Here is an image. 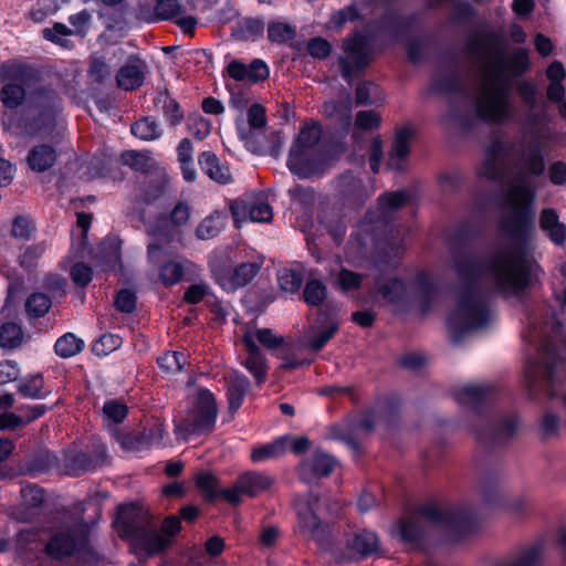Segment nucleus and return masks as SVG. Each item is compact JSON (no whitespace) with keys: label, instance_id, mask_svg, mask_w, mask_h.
<instances>
[{"label":"nucleus","instance_id":"35","mask_svg":"<svg viewBox=\"0 0 566 566\" xmlns=\"http://www.w3.org/2000/svg\"><path fill=\"white\" fill-rule=\"evenodd\" d=\"M337 188L345 198L353 201L363 202L367 193L363 189L361 181L350 172H346L338 178Z\"/></svg>","mask_w":566,"mask_h":566},{"label":"nucleus","instance_id":"14","mask_svg":"<svg viewBox=\"0 0 566 566\" xmlns=\"http://www.w3.org/2000/svg\"><path fill=\"white\" fill-rule=\"evenodd\" d=\"M218 416L216 398L208 389H200L190 418V432H210Z\"/></svg>","mask_w":566,"mask_h":566},{"label":"nucleus","instance_id":"4","mask_svg":"<svg viewBox=\"0 0 566 566\" xmlns=\"http://www.w3.org/2000/svg\"><path fill=\"white\" fill-rule=\"evenodd\" d=\"M544 170V158L536 146L516 163L515 171L507 181L504 196L507 209L505 223L515 237H524L533 229L535 189L532 178L541 176Z\"/></svg>","mask_w":566,"mask_h":566},{"label":"nucleus","instance_id":"51","mask_svg":"<svg viewBox=\"0 0 566 566\" xmlns=\"http://www.w3.org/2000/svg\"><path fill=\"white\" fill-rule=\"evenodd\" d=\"M51 307V300L46 294L34 293L25 303V308L29 315L34 317L43 316Z\"/></svg>","mask_w":566,"mask_h":566},{"label":"nucleus","instance_id":"44","mask_svg":"<svg viewBox=\"0 0 566 566\" xmlns=\"http://www.w3.org/2000/svg\"><path fill=\"white\" fill-rule=\"evenodd\" d=\"M325 112L348 127L352 122V99L349 94L337 103L325 104Z\"/></svg>","mask_w":566,"mask_h":566},{"label":"nucleus","instance_id":"64","mask_svg":"<svg viewBox=\"0 0 566 566\" xmlns=\"http://www.w3.org/2000/svg\"><path fill=\"white\" fill-rule=\"evenodd\" d=\"M198 489L203 492L209 499L217 496V479L209 472L199 473L196 478Z\"/></svg>","mask_w":566,"mask_h":566},{"label":"nucleus","instance_id":"52","mask_svg":"<svg viewBox=\"0 0 566 566\" xmlns=\"http://www.w3.org/2000/svg\"><path fill=\"white\" fill-rule=\"evenodd\" d=\"M280 287L287 293H295L300 290L303 277L302 275L291 269H283L277 274Z\"/></svg>","mask_w":566,"mask_h":566},{"label":"nucleus","instance_id":"29","mask_svg":"<svg viewBox=\"0 0 566 566\" xmlns=\"http://www.w3.org/2000/svg\"><path fill=\"white\" fill-rule=\"evenodd\" d=\"M57 154L54 147L41 144L29 151L27 163L33 171L43 172L54 166Z\"/></svg>","mask_w":566,"mask_h":566},{"label":"nucleus","instance_id":"49","mask_svg":"<svg viewBox=\"0 0 566 566\" xmlns=\"http://www.w3.org/2000/svg\"><path fill=\"white\" fill-rule=\"evenodd\" d=\"M46 245L43 242L29 245L20 255L19 264L25 270H32L38 266L41 256L44 254Z\"/></svg>","mask_w":566,"mask_h":566},{"label":"nucleus","instance_id":"39","mask_svg":"<svg viewBox=\"0 0 566 566\" xmlns=\"http://www.w3.org/2000/svg\"><path fill=\"white\" fill-rule=\"evenodd\" d=\"M381 118L375 111H360L356 114L353 138L359 142V132H373L380 126Z\"/></svg>","mask_w":566,"mask_h":566},{"label":"nucleus","instance_id":"11","mask_svg":"<svg viewBox=\"0 0 566 566\" xmlns=\"http://www.w3.org/2000/svg\"><path fill=\"white\" fill-rule=\"evenodd\" d=\"M318 500L313 496L297 499L295 511L297 516L296 530L306 538L314 539L321 548L328 546V524L321 521L317 515Z\"/></svg>","mask_w":566,"mask_h":566},{"label":"nucleus","instance_id":"5","mask_svg":"<svg viewBox=\"0 0 566 566\" xmlns=\"http://www.w3.org/2000/svg\"><path fill=\"white\" fill-rule=\"evenodd\" d=\"M528 66V53L525 49L515 50L507 61L500 59L488 65L474 101V109L481 120L500 124L513 119L514 107L503 80L504 72L509 69L514 74H521Z\"/></svg>","mask_w":566,"mask_h":566},{"label":"nucleus","instance_id":"50","mask_svg":"<svg viewBox=\"0 0 566 566\" xmlns=\"http://www.w3.org/2000/svg\"><path fill=\"white\" fill-rule=\"evenodd\" d=\"M296 30L289 23L272 22L268 27L269 40L276 43H285L295 38Z\"/></svg>","mask_w":566,"mask_h":566},{"label":"nucleus","instance_id":"10","mask_svg":"<svg viewBox=\"0 0 566 566\" xmlns=\"http://www.w3.org/2000/svg\"><path fill=\"white\" fill-rule=\"evenodd\" d=\"M133 511V507H120L118 524L122 536L137 541L148 555L163 551L169 544L168 538L147 523H135L130 520Z\"/></svg>","mask_w":566,"mask_h":566},{"label":"nucleus","instance_id":"30","mask_svg":"<svg viewBox=\"0 0 566 566\" xmlns=\"http://www.w3.org/2000/svg\"><path fill=\"white\" fill-rule=\"evenodd\" d=\"M541 229L547 233L552 242L557 245L564 244L566 240V227L559 221V217L554 209L546 208L541 212Z\"/></svg>","mask_w":566,"mask_h":566},{"label":"nucleus","instance_id":"19","mask_svg":"<svg viewBox=\"0 0 566 566\" xmlns=\"http://www.w3.org/2000/svg\"><path fill=\"white\" fill-rule=\"evenodd\" d=\"M164 429L160 424L145 429L142 433L116 434L117 442L126 451L139 452L161 444Z\"/></svg>","mask_w":566,"mask_h":566},{"label":"nucleus","instance_id":"47","mask_svg":"<svg viewBox=\"0 0 566 566\" xmlns=\"http://www.w3.org/2000/svg\"><path fill=\"white\" fill-rule=\"evenodd\" d=\"M43 378L40 375H34L24 378L18 385L19 392L27 398L42 399L45 395L42 392Z\"/></svg>","mask_w":566,"mask_h":566},{"label":"nucleus","instance_id":"9","mask_svg":"<svg viewBox=\"0 0 566 566\" xmlns=\"http://www.w3.org/2000/svg\"><path fill=\"white\" fill-rule=\"evenodd\" d=\"M408 200L409 196L406 191L388 192L381 196L378 199L376 210L368 211L366 218L359 224L350 244L357 243V245L363 247L367 244L368 239L376 240L377 231L386 227L392 213L405 206Z\"/></svg>","mask_w":566,"mask_h":566},{"label":"nucleus","instance_id":"13","mask_svg":"<svg viewBox=\"0 0 566 566\" xmlns=\"http://www.w3.org/2000/svg\"><path fill=\"white\" fill-rule=\"evenodd\" d=\"M345 57L339 59L342 76L350 82L354 73L368 65L370 61L369 45L366 36L356 33L343 43Z\"/></svg>","mask_w":566,"mask_h":566},{"label":"nucleus","instance_id":"27","mask_svg":"<svg viewBox=\"0 0 566 566\" xmlns=\"http://www.w3.org/2000/svg\"><path fill=\"white\" fill-rule=\"evenodd\" d=\"M199 165L202 171L213 181L227 185L232 181V175L226 164H221L211 151H203L199 156Z\"/></svg>","mask_w":566,"mask_h":566},{"label":"nucleus","instance_id":"41","mask_svg":"<svg viewBox=\"0 0 566 566\" xmlns=\"http://www.w3.org/2000/svg\"><path fill=\"white\" fill-rule=\"evenodd\" d=\"M156 105L161 107L167 122L176 126L182 120V113L179 109L178 103L172 99L166 92H160L155 98Z\"/></svg>","mask_w":566,"mask_h":566},{"label":"nucleus","instance_id":"46","mask_svg":"<svg viewBox=\"0 0 566 566\" xmlns=\"http://www.w3.org/2000/svg\"><path fill=\"white\" fill-rule=\"evenodd\" d=\"M157 363L166 373H179L188 363V355L184 352H167L158 357Z\"/></svg>","mask_w":566,"mask_h":566},{"label":"nucleus","instance_id":"33","mask_svg":"<svg viewBox=\"0 0 566 566\" xmlns=\"http://www.w3.org/2000/svg\"><path fill=\"white\" fill-rule=\"evenodd\" d=\"M227 224V216L221 211H214L207 216L198 224L196 237L200 240H209L217 237Z\"/></svg>","mask_w":566,"mask_h":566},{"label":"nucleus","instance_id":"28","mask_svg":"<svg viewBox=\"0 0 566 566\" xmlns=\"http://www.w3.org/2000/svg\"><path fill=\"white\" fill-rule=\"evenodd\" d=\"M518 421L516 416H507L496 424H492L485 431H476L480 440H490L493 443H501L511 438L517 430Z\"/></svg>","mask_w":566,"mask_h":566},{"label":"nucleus","instance_id":"58","mask_svg":"<svg viewBox=\"0 0 566 566\" xmlns=\"http://www.w3.org/2000/svg\"><path fill=\"white\" fill-rule=\"evenodd\" d=\"M326 297V286L318 280H311L304 289V300L310 305H318Z\"/></svg>","mask_w":566,"mask_h":566},{"label":"nucleus","instance_id":"3","mask_svg":"<svg viewBox=\"0 0 566 566\" xmlns=\"http://www.w3.org/2000/svg\"><path fill=\"white\" fill-rule=\"evenodd\" d=\"M522 337L538 348L537 357L527 361L524 381L532 395L543 391L551 397H562L566 406V361L559 358L555 347L546 337L548 322H539L535 315L527 316Z\"/></svg>","mask_w":566,"mask_h":566},{"label":"nucleus","instance_id":"57","mask_svg":"<svg viewBox=\"0 0 566 566\" xmlns=\"http://www.w3.org/2000/svg\"><path fill=\"white\" fill-rule=\"evenodd\" d=\"M559 430V418L553 412H546L538 423V432L543 440H548L557 436Z\"/></svg>","mask_w":566,"mask_h":566},{"label":"nucleus","instance_id":"53","mask_svg":"<svg viewBox=\"0 0 566 566\" xmlns=\"http://www.w3.org/2000/svg\"><path fill=\"white\" fill-rule=\"evenodd\" d=\"M380 293L386 301L396 303L405 298L407 294V285L403 281L394 279L388 281L381 287Z\"/></svg>","mask_w":566,"mask_h":566},{"label":"nucleus","instance_id":"22","mask_svg":"<svg viewBox=\"0 0 566 566\" xmlns=\"http://www.w3.org/2000/svg\"><path fill=\"white\" fill-rule=\"evenodd\" d=\"M493 388L485 384L468 385L454 392V399L461 405L472 410L479 411L491 398Z\"/></svg>","mask_w":566,"mask_h":566},{"label":"nucleus","instance_id":"31","mask_svg":"<svg viewBox=\"0 0 566 566\" xmlns=\"http://www.w3.org/2000/svg\"><path fill=\"white\" fill-rule=\"evenodd\" d=\"M337 329V322L329 316H324L322 325L313 327L306 335L307 346L315 352L321 350L334 336Z\"/></svg>","mask_w":566,"mask_h":566},{"label":"nucleus","instance_id":"54","mask_svg":"<svg viewBox=\"0 0 566 566\" xmlns=\"http://www.w3.org/2000/svg\"><path fill=\"white\" fill-rule=\"evenodd\" d=\"M191 216V207L184 201L177 202L168 214V222L174 229L185 227Z\"/></svg>","mask_w":566,"mask_h":566},{"label":"nucleus","instance_id":"37","mask_svg":"<svg viewBox=\"0 0 566 566\" xmlns=\"http://www.w3.org/2000/svg\"><path fill=\"white\" fill-rule=\"evenodd\" d=\"M14 542L20 554H28L40 548L42 533L39 528H23L15 534Z\"/></svg>","mask_w":566,"mask_h":566},{"label":"nucleus","instance_id":"59","mask_svg":"<svg viewBox=\"0 0 566 566\" xmlns=\"http://www.w3.org/2000/svg\"><path fill=\"white\" fill-rule=\"evenodd\" d=\"M122 160L137 171H146L150 167V157L146 153L127 150L122 155Z\"/></svg>","mask_w":566,"mask_h":566},{"label":"nucleus","instance_id":"15","mask_svg":"<svg viewBox=\"0 0 566 566\" xmlns=\"http://www.w3.org/2000/svg\"><path fill=\"white\" fill-rule=\"evenodd\" d=\"M230 210L237 227L245 221L270 222L273 218L271 206L262 198L235 200Z\"/></svg>","mask_w":566,"mask_h":566},{"label":"nucleus","instance_id":"42","mask_svg":"<svg viewBox=\"0 0 566 566\" xmlns=\"http://www.w3.org/2000/svg\"><path fill=\"white\" fill-rule=\"evenodd\" d=\"M132 133L143 140H154L161 135V128L154 118L145 117L132 125Z\"/></svg>","mask_w":566,"mask_h":566},{"label":"nucleus","instance_id":"8","mask_svg":"<svg viewBox=\"0 0 566 566\" xmlns=\"http://www.w3.org/2000/svg\"><path fill=\"white\" fill-rule=\"evenodd\" d=\"M321 137L319 125L306 124L294 139L286 164L298 178L319 176L328 167L327 155L319 145Z\"/></svg>","mask_w":566,"mask_h":566},{"label":"nucleus","instance_id":"55","mask_svg":"<svg viewBox=\"0 0 566 566\" xmlns=\"http://www.w3.org/2000/svg\"><path fill=\"white\" fill-rule=\"evenodd\" d=\"M123 340L118 335L104 334L93 344V353L97 356H107L118 347Z\"/></svg>","mask_w":566,"mask_h":566},{"label":"nucleus","instance_id":"32","mask_svg":"<svg viewBox=\"0 0 566 566\" xmlns=\"http://www.w3.org/2000/svg\"><path fill=\"white\" fill-rule=\"evenodd\" d=\"M289 448V437H280L269 443L254 447L251 452V460L254 463L274 460L285 454Z\"/></svg>","mask_w":566,"mask_h":566},{"label":"nucleus","instance_id":"34","mask_svg":"<svg viewBox=\"0 0 566 566\" xmlns=\"http://www.w3.org/2000/svg\"><path fill=\"white\" fill-rule=\"evenodd\" d=\"M248 338L254 344L259 342L268 349H275L284 343L283 336L275 334L271 328H248L242 338L244 345Z\"/></svg>","mask_w":566,"mask_h":566},{"label":"nucleus","instance_id":"43","mask_svg":"<svg viewBox=\"0 0 566 566\" xmlns=\"http://www.w3.org/2000/svg\"><path fill=\"white\" fill-rule=\"evenodd\" d=\"M331 283L343 292H350L360 286L361 276L350 270L340 269L337 273L332 274Z\"/></svg>","mask_w":566,"mask_h":566},{"label":"nucleus","instance_id":"18","mask_svg":"<svg viewBox=\"0 0 566 566\" xmlns=\"http://www.w3.org/2000/svg\"><path fill=\"white\" fill-rule=\"evenodd\" d=\"M22 504L13 509L11 517L20 523L32 522L39 515V509L44 501V494L36 485L25 483L21 485Z\"/></svg>","mask_w":566,"mask_h":566},{"label":"nucleus","instance_id":"7","mask_svg":"<svg viewBox=\"0 0 566 566\" xmlns=\"http://www.w3.org/2000/svg\"><path fill=\"white\" fill-rule=\"evenodd\" d=\"M424 522L441 524L451 541H459L471 530V520L464 512L442 510L437 505H424L405 514L398 522L396 530L406 543L417 542L424 530Z\"/></svg>","mask_w":566,"mask_h":566},{"label":"nucleus","instance_id":"36","mask_svg":"<svg viewBox=\"0 0 566 566\" xmlns=\"http://www.w3.org/2000/svg\"><path fill=\"white\" fill-rule=\"evenodd\" d=\"M349 547L361 556L375 553L378 548L379 541L376 533L370 531H361L354 535L348 542Z\"/></svg>","mask_w":566,"mask_h":566},{"label":"nucleus","instance_id":"62","mask_svg":"<svg viewBox=\"0 0 566 566\" xmlns=\"http://www.w3.org/2000/svg\"><path fill=\"white\" fill-rule=\"evenodd\" d=\"M181 12V6L178 0H157L155 6L156 17L160 20H169Z\"/></svg>","mask_w":566,"mask_h":566},{"label":"nucleus","instance_id":"23","mask_svg":"<svg viewBox=\"0 0 566 566\" xmlns=\"http://www.w3.org/2000/svg\"><path fill=\"white\" fill-rule=\"evenodd\" d=\"M335 464L331 455L317 450L302 462L300 474L305 481H310L313 476H327Z\"/></svg>","mask_w":566,"mask_h":566},{"label":"nucleus","instance_id":"1","mask_svg":"<svg viewBox=\"0 0 566 566\" xmlns=\"http://www.w3.org/2000/svg\"><path fill=\"white\" fill-rule=\"evenodd\" d=\"M455 268L464 286L448 319L454 342L492 321L486 285H493L506 295H518L532 286L542 273L531 250L521 245L464 255L457 261Z\"/></svg>","mask_w":566,"mask_h":566},{"label":"nucleus","instance_id":"24","mask_svg":"<svg viewBox=\"0 0 566 566\" xmlns=\"http://www.w3.org/2000/svg\"><path fill=\"white\" fill-rule=\"evenodd\" d=\"M244 347L247 357L241 360V364L254 377L255 382L261 385L265 381L269 369L265 356L250 338H248Z\"/></svg>","mask_w":566,"mask_h":566},{"label":"nucleus","instance_id":"38","mask_svg":"<svg viewBox=\"0 0 566 566\" xmlns=\"http://www.w3.org/2000/svg\"><path fill=\"white\" fill-rule=\"evenodd\" d=\"M541 555V547L533 546L516 556L507 557L497 562L494 566H538Z\"/></svg>","mask_w":566,"mask_h":566},{"label":"nucleus","instance_id":"61","mask_svg":"<svg viewBox=\"0 0 566 566\" xmlns=\"http://www.w3.org/2000/svg\"><path fill=\"white\" fill-rule=\"evenodd\" d=\"M111 67L103 57L96 56L92 59L88 69V76L92 81L102 84L106 80L111 78Z\"/></svg>","mask_w":566,"mask_h":566},{"label":"nucleus","instance_id":"17","mask_svg":"<svg viewBox=\"0 0 566 566\" xmlns=\"http://www.w3.org/2000/svg\"><path fill=\"white\" fill-rule=\"evenodd\" d=\"M507 149L499 140L493 142L485 151V158L479 167V176L491 180L502 181L506 169Z\"/></svg>","mask_w":566,"mask_h":566},{"label":"nucleus","instance_id":"21","mask_svg":"<svg viewBox=\"0 0 566 566\" xmlns=\"http://www.w3.org/2000/svg\"><path fill=\"white\" fill-rule=\"evenodd\" d=\"M413 132L411 127L400 128L395 136V140L389 153L387 167L392 170L402 171L407 166L409 145Z\"/></svg>","mask_w":566,"mask_h":566},{"label":"nucleus","instance_id":"63","mask_svg":"<svg viewBox=\"0 0 566 566\" xmlns=\"http://www.w3.org/2000/svg\"><path fill=\"white\" fill-rule=\"evenodd\" d=\"M264 31V22L256 18H248L240 23V33L242 38L254 39Z\"/></svg>","mask_w":566,"mask_h":566},{"label":"nucleus","instance_id":"56","mask_svg":"<svg viewBox=\"0 0 566 566\" xmlns=\"http://www.w3.org/2000/svg\"><path fill=\"white\" fill-rule=\"evenodd\" d=\"M379 88L376 84L370 82H364L356 88V104L368 105L374 104L380 99L378 94Z\"/></svg>","mask_w":566,"mask_h":566},{"label":"nucleus","instance_id":"26","mask_svg":"<svg viewBox=\"0 0 566 566\" xmlns=\"http://www.w3.org/2000/svg\"><path fill=\"white\" fill-rule=\"evenodd\" d=\"M248 119H237V130L241 139L249 142L254 137V133L262 129L266 124L265 109L259 104H253L248 108Z\"/></svg>","mask_w":566,"mask_h":566},{"label":"nucleus","instance_id":"20","mask_svg":"<svg viewBox=\"0 0 566 566\" xmlns=\"http://www.w3.org/2000/svg\"><path fill=\"white\" fill-rule=\"evenodd\" d=\"M146 73V62L137 55H132L116 75L117 85L126 91L135 90L143 85Z\"/></svg>","mask_w":566,"mask_h":566},{"label":"nucleus","instance_id":"2","mask_svg":"<svg viewBox=\"0 0 566 566\" xmlns=\"http://www.w3.org/2000/svg\"><path fill=\"white\" fill-rule=\"evenodd\" d=\"M3 85L0 101L4 107L14 109L21 106L27 97L35 112L34 130L41 133L51 128L62 111V99L55 91L40 87L36 72L22 63L7 62L0 67Z\"/></svg>","mask_w":566,"mask_h":566},{"label":"nucleus","instance_id":"45","mask_svg":"<svg viewBox=\"0 0 566 566\" xmlns=\"http://www.w3.org/2000/svg\"><path fill=\"white\" fill-rule=\"evenodd\" d=\"M185 273V265L178 261L165 262L159 269V280L166 286L179 283Z\"/></svg>","mask_w":566,"mask_h":566},{"label":"nucleus","instance_id":"60","mask_svg":"<svg viewBox=\"0 0 566 566\" xmlns=\"http://www.w3.org/2000/svg\"><path fill=\"white\" fill-rule=\"evenodd\" d=\"M103 413L109 423L116 424L127 416V407L118 400H108L104 403Z\"/></svg>","mask_w":566,"mask_h":566},{"label":"nucleus","instance_id":"16","mask_svg":"<svg viewBox=\"0 0 566 566\" xmlns=\"http://www.w3.org/2000/svg\"><path fill=\"white\" fill-rule=\"evenodd\" d=\"M260 268V263L248 262L239 264L234 269H213V276L224 291L232 292L249 284Z\"/></svg>","mask_w":566,"mask_h":566},{"label":"nucleus","instance_id":"12","mask_svg":"<svg viewBox=\"0 0 566 566\" xmlns=\"http://www.w3.org/2000/svg\"><path fill=\"white\" fill-rule=\"evenodd\" d=\"M273 484V479L256 471H248L241 474L232 488L221 491V495L231 504H239L243 495L256 496L269 490Z\"/></svg>","mask_w":566,"mask_h":566},{"label":"nucleus","instance_id":"40","mask_svg":"<svg viewBox=\"0 0 566 566\" xmlns=\"http://www.w3.org/2000/svg\"><path fill=\"white\" fill-rule=\"evenodd\" d=\"M84 347V342L72 333H66L54 345L55 354L62 358H70L78 354Z\"/></svg>","mask_w":566,"mask_h":566},{"label":"nucleus","instance_id":"6","mask_svg":"<svg viewBox=\"0 0 566 566\" xmlns=\"http://www.w3.org/2000/svg\"><path fill=\"white\" fill-rule=\"evenodd\" d=\"M94 525L82 516L64 513L50 526L46 556L57 562L74 558L81 565L98 563L99 555L92 545Z\"/></svg>","mask_w":566,"mask_h":566},{"label":"nucleus","instance_id":"48","mask_svg":"<svg viewBox=\"0 0 566 566\" xmlns=\"http://www.w3.org/2000/svg\"><path fill=\"white\" fill-rule=\"evenodd\" d=\"M23 334L21 327L12 322L0 326V346L13 348L20 345Z\"/></svg>","mask_w":566,"mask_h":566},{"label":"nucleus","instance_id":"25","mask_svg":"<svg viewBox=\"0 0 566 566\" xmlns=\"http://www.w3.org/2000/svg\"><path fill=\"white\" fill-rule=\"evenodd\" d=\"M227 398L229 401V410L235 412L242 405L247 392L250 389L249 379L238 371H232L226 377Z\"/></svg>","mask_w":566,"mask_h":566}]
</instances>
